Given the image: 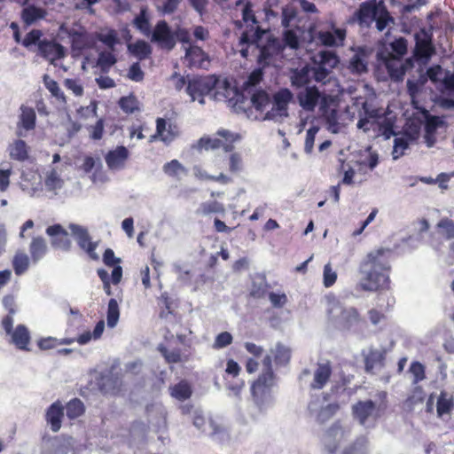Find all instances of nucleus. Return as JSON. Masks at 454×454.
Listing matches in <instances>:
<instances>
[{"mask_svg": "<svg viewBox=\"0 0 454 454\" xmlns=\"http://www.w3.org/2000/svg\"><path fill=\"white\" fill-rule=\"evenodd\" d=\"M239 46L243 58L255 59L262 67L270 65L283 50L282 43L259 26L253 34L244 31L239 38Z\"/></svg>", "mask_w": 454, "mask_h": 454, "instance_id": "1", "label": "nucleus"}, {"mask_svg": "<svg viewBox=\"0 0 454 454\" xmlns=\"http://www.w3.org/2000/svg\"><path fill=\"white\" fill-rule=\"evenodd\" d=\"M294 100L293 92L283 88L270 96L265 90H255L251 103L255 110L264 113L263 120L283 122L289 117V105Z\"/></svg>", "mask_w": 454, "mask_h": 454, "instance_id": "2", "label": "nucleus"}, {"mask_svg": "<svg viewBox=\"0 0 454 454\" xmlns=\"http://www.w3.org/2000/svg\"><path fill=\"white\" fill-rule=\"evenodd\" d=\"M389 250L379 249L368 254L360 266V286L365 291H376L388 285Z\"/></svg>", "mask_w": 454, "mask_h": 454, "instance_id": "3", "label": "nucleus"}, {"mask_svg": "<svg viewBox=\"0 0 454 454\" xmlns=\"http://www.w3.org/2000/svg\"><path fill=\"white\" fill-rule=\"evenodd\" d=\"M263 372L258 379L252 384L251 393L253 401L261 412H266L271 409L275 403V398L272 393V387L276 384L275 375L271 368V356L270 355L263 358Z\"/></svg>", "mask_w": 454, "mask_h": 454, "instance_id": "4", "label": "nucleus"}, {"mask_svg": "<svg viewBox=\"0 0 454 454\" xmlns=\"http://www.w3.org/2000/svg\"><path fill=\"white\" fill-rule=\"evenodd\" d=\"M359 116L360 119L356 124L359 129H363L364 132L378 129L386 139H389L395 135L393 130L395 120L388 116L387 111L374 108L367 101H364Z\"/></svg>", "mask_w": 454, "mask_h": 454, "instance_id": "5", "label": "nucleus"}, {"mask_svg": "<svg viewBox=\"0 0 454 454\" xmlns=\"http://www.w3.org/2000/svg\"><path fill=\"white\" fill-rule=\"evenodd\" d=\"M21 44L51 64H54L56 60L64 59L66 56L65 48L54 40L44 38L43 33L40 29H32L28 32L21 41Z\"/></svg>", "mask_w": 454, "mask_h": 454, "instance_id": "6", "label": "nucleus"}, {"mask_svg": "<svg viewBox=\"0 0 454 454\" xmlns=\"http://www.w3.org/2000/svg\"><path fill=\"white\" fill-rule=\"evenodd\" d=\"M387 394L380 392L379 397L380 402L372 400L359 401L352 405V415L358 423L367 427L370 422L373 424L384 413L387 409L385 401Z\"/></svg>", "mask_w": 454, "mask_h": 454, "instance_id": "7", "label": "nucleus"}, {"mask_svg": "<svg viewBox=\"0 0 454 454\" xmlns=\"http://www.w3.org/2000/svg\"><path fill=\"white\" fill-rule=\"evenodd\" d=\"M211 98L219 102H225L236 113L245 112L244 96L235 87L231 86L226 79L215 77Z\"/></svg>", "mask_w": 454, "mask_h": 454, "instance_id": "8", "label": "nucleus"}, {"mask_svg": "<svg viewBox=\"0 0 454 454\" xmlns=\"http://www.w3.org/2000/svg\"><path fill=\"white\" fill-rule=\"evenodd\" d=\"M319 112L328 131L338 134L344 128L342 114L338 110L336 101L333 96H325L322 98Z\"/></svg>", "mask_w": 454, "mask_h": 454, "instance_id": "9", "label": "nucleus"}, {"mask_svg": "<svg viewBox=\"0 0 454 454\" xmlns=\"http://www.w3.org/2000/svg\"><path fill=\"white\" fill-rule=\"evenodd\" d=\"M214 85H215V76H187L186 93L191 97L192 101H196L200 105L205 104V96L211 97Z\"/></svg>", "mask_w": 454, "mask_h": 454, "instance_id": "10", "label": "nucleus"}, {"mask_svg": "<svg viewBox=\"0 0 454 454\" xmlns=\"http://www.w3.org/2000/svg\"><path fill=\"white\" fill-rule=\"evenodd\" d=\"M314 67L310 68L316 82L326 83L332 70L339 63L338 57L331 51H322L313 57Z\"/></svg>", "mask_w": 454, "mask_h": 454, "instance_id": "11", "label": "nucleus"}, {"mask_svg": "<svg viewBox=\"0 0 454 454\" xmlns=\"http://www.w3.org/2000/svg\"><path fill=\"white\" fill-rule=\"evenodd\" d=\"M329 318L343 328H349L360 321V315L353 307H343L338 301L330 302L327 309Z\"/></svg>", "mask_w": 454, "mask_h": 454, "instance_id": "12", "label": "nucleus"}, {"mask_svg": "<svg viewBox=\"0 0 454 454\" xmlns=\"http://www.w3.org/2000/svg\"><path fill=\"white\" fill-rule=\"evenodd\" d=\"M239 136L231 133L227 129H220L215 137H204L198 141L199 149H219L223 148L225 152H231L233 148L232 144L239 140Z\"/></svg>", "mask_w": 454, "mask_h": 454, "instance_id": "13", "label": "nucleus"}, {"mask_svg": "<svg viewBox=\"0 0 454 454\" xmlns=\"http://www.w3.org/2000/svg\"><path fill=\"white\" fill-rule=\"evenodd\" d=\"M352 432V424L348 420H336L325 432V442L331 450L346 442Z\"/></svg>", "mask_w": 454, "mask_h": 454, "instance_id": "14", "label": "nucleus"}, {"mask_svg": "<svg viewBox=\"0 0 454 454\" xmlns=\"http://www.w3.org/2000/svg\"><path fill=\"white\" fill-rule=\"evenodd\" d=\"M391 52L379 51L378 57L381 59L387 69V72L394 81H402L404 74L413 67V60L407 59L405 61H402L401 59L389 58Z\"/></svg>", "mask_w": 454, "mask_h": 454, "instance_id": "15", "label": "nucleus"}, {"mask_svg": "<svg viewBox=\"0 0 454 454\" xmlns=\"http://www.w3.org/2000/svg\"><path fill=\"white\" fill-rule=\"evenodd\" d=\"M327 94L321 93L316 86H307L296 94L299 106L306 112H314L317 106L322 105V98Z\"/></svg>", "mask_w": 454, "mask_h": 454, "instance_id": "16", "label": "nucleus"}, {"mask_svg": "<svg viewBox=\"0 0 454 454\" xmlns=\"http://www.w3.org/2000/svg\"><path fill=\"white\" fill-rule=\"evenodd\" d=\"M383 4V0H371L364 3L355 12L353 20L361 27H368L375 20L380 12V6Z\"/></svg>", "mask_w": 454, "mask_h": 454, "instance_id": "17", "label": "nucleus"}, {"mask_svg": "<svg viewBox=\"0 0 454 454\" xmlns=\"http://www.w3.org/2000/svg\"><path fill=\"white\" fill-rule=\"evenodd\" d=\"M151 41L168 51L172 50L176 45L174 35L165 20L157 23L153 33H151Z\"/></svg>", "mask_w": 454, "mask_h": 454, "instance_id": "18", "label": "nucleus"}, {"mask_svg": "<svg viewBox=\"0 0 454 454\" xmlns=\"http://www.w3.org/2000/svg\"><path fill=\"white\" fill-rule=\"evenodd\" d=\"M69 230L79 247L84 250L91 259L98 260V255L95 252L98 243L90 241L87 230L82 226L74 223L69 225Z\"/></svg>", "mask_w": 454, "mask_h": 454, "instance_id": "19", "label": "nucleus"}, {"mask_svg": "<svg viewBox=\"0 0 454 454\" xmlns=\"http://www.w3.org/2000/svg\"><path fill=\"white\" fill-rule=\"evenodd\" d=\"M340 409V405L336 403L320 405V400H313L309 404V411L316 420L324 424L333 418Z\"/></svg>", "mask_w": 454, "mask_h": 454, "instance_id": "20", "label": "nucleus"}, {"mask_svg": "<svg viewBox=\"0 0 454 454\" xmlns=\"http://www.w3.org/2000/svg\"><path fill=\"white\" fill-rule=\"evenodd\" d=\"M193 425L205 434L210 436H216L225 432L224 426L213 419H209L207 426V421L200 411H195L193 413Z\"/></svg>", "mask_w": 454, "mask_h": 454, "instance_id": "21", "label": "nucleus"}, {"mask_svg": "<svg viewBox=\"0 0 454 454\" xmlns=\"http://www.w3.org/2000/svg\"><path fill=\"white\" fill-rule=\"evenodd\" d=\"M46 233L51 238V246L57 249L68 251L71 247V240L68 232L59 224L49 226Z\"/></svg>", "mask_w": 454, "mask_h": 454, "instance_id": "22", "label": "nucleus"}, {"mask_svg": "<svg viewBox=\"0 0 454 454\" xmlns=\"http://www.w3.org/2000/svg\"><path fill=\"white\" fill-rule=\"evenodd\" d=\"M21 189L30 196H35L43 190L41 176L32 170L23 172L20 181Z\"/></svg>", "mask_w": 454, "mask_h": 454, "instance_id": "23", "label": "nucleus"}, {"mask_svg": "<svg viewBox=\"0 0 454 454\" xmlns=\"http://www.w3.org/2000/svg\"><path fill=\"white\" fill-rule=\"evenodd\" d=\"M36 114L33 108L22 106L20 107V120L18 122L17 136L22 137L26 136L25 131L32 130L35 127Z\"/></svg>", "mask_w": 454, "mask_h": 454, "instance_id": "24", "label": "nucleus"}, {"mask_svg": "<svg viewBox=\"0 0 454 454\" xmlns=\"http://www.w3.org/2000/svg\"><path fill=\"white\" fill-rule=\"evenodd\" d=\"M48 15L46 9L28 4L21 10L20 18L25 26L30 27L44 20Z\"/></svg>", "mask_w": 454, "mask_h": 454, "instance_id": "25", "label": "nucleus"}, {"mask_svg": "<svg viewBox=\"0 0 454 454\" xmlns=\"http://www.w3.org/2000/svg\"><path fill=\"white\" fill-rule=\"evenodd\" d=\"M129 158V151L124 146H118L106 155V162L112 170L122 169Z\"/></svg>", "mask_w": 454, "mask_h": 454, "instance_id": "26", "label": "nucleus"}, {"mask_svg": "<svg viewBox=\"0 0 454 454\" xmlns=\"http://www.w3.org/2000/svg\"><path fill=\"white\" fill-rule=\"evenodd\" d=\"M184 62L191 67L206 68L208 66L207 55L198 46L186 49Z\"/></svg>", "mask_w": 454, "mask_h": 454, "instance_id": "27", "label": "nucleus"}, {"mask_svg": "<svg viewBox=\"0 0 454 454\" xmlns=\"http://www.w3.org/2000/svg\"><path fill=\"white\" fill-rule=\"evenodd\" d=\"M425 76L434 82L442 80L446 89L454 92V74L444 73L440 66L428 68Z\"/></svg>", "mask_w": 454, "mask_h": 454, "instance_id": "28", "label": "nucleus"}, {"mask_svg": "<svg viewBox=\"0 0 454 454\" xmlns=\"http://www.w3.org/2000/svg\"><path fill=\"white\" fill-rule=\"evenodd\" d=\"M331 374L332 369L329 364H318L309 383L310 388L322 389L328 382Z\"/></svg>", "mask_w": 454, "mask_h": 454, "instance_id": "29", "label": "nucleus"}, {"mask_svg": "<svg viewBox=\"0 0 454 454\" xmlns=\"http://www.w3.org/2000/svg\"><path fill=\"white\" fill-rule=\"evenodd\" d=\"M434 53V48L432 45L430 39L427 38H419V35H416V46L414 50V55L421 62V64L425 65L427 63L429 59Z\"/></svg>", "mask_w": 454, "mask_h": 454, "instance_id": "30", "label": "nucleus"}, {"mask_svg": "<svg viewBox=\"0 0 454 454\" xmlns=\"http://www.w3.org/2000/svg\"><path fill=\"white\" fill-rule=\"evenodd\" d=\"M178 131L176 126L168 123L164 119L158 118L156 121V135L153 137H159L161 141L169 143L175 139Z\"/></svg>", "mask_w": 454, "mask_h": 454, "instance_id": "31", "label": "nucleus"}, {"mask_svg": "<svg viewBox=\"0 0 454 454\" xmlns=\"http://www.w3.org/2000/svg\"><path fill=\"white\" fill-rule=\"evenodd\" d=\"M64 407L60 402L53 403L47 410L46 420L53 432H58L61 427V418L64 415Z\"/></svg>", "mask_w": 454, "mask_h": 454, "instance_id": "32", "label": "nucleus"}, {"mask_svg": "<svg viewBox=\"0 0 454 454\" xmlns=\"http://www.w3.org/2000/svg\"><path fill=\"white\" fill-rule=\"evenodd\" d=\"M12 342L20 349L28 350L27 345L30 342V333L24 325H19L10 334Z\"/></svg>", "mask_w": 454, "mask_h": 454, "instance_id": "33", "label": "nucleus"}, {"mask_svg": "<svg viewBox=\"0 0 454 454\" xmlns=\"http://www.w3.org/2000/svg\"><path fill=\"white\" fill-rule=\"evenodd\" d=\"M346 35L343 29L336 28L333 32L321 31L318 33L317 38L325 46H339L342 44Z\"/></svg>", "mask_w": 454, "mask_h": 454, "instance_id": "34", "label": "nucleus"}, {"mask_svg": "<svg viewBox=\"0 0 454 454\" xmlns=\"http://www.w3.org/2000/svg\"><path fill=\"white\" fill-rule=\"evenodd\" d=\"M311 70L309 67H303L300 69H295L290 75V82L293 87L296 89H303L309 86L310 82Z\"/></svg>", "mask_w": 454, "mask_h": 454, "instance_id": "35", "label": "nucleus"}, {"mask_svg": "<svg viewBox=\"0 0 454 454\" xmlns=\"http://www.w3.org/2000/svg\"><path fill=\"white\" fill-rule=\"evenodd\" d=\"M368 54L365 50H359L349 60L348 69L356 74L367 71Z\"/></svg>", "mask_w": 454, "mask_h": 454, "instance_id": "36", "label": "nucleus"}, {"mask_svg": "<svg viewBox=\"0 0 454 454\" xmlns=\"http://www.w3.org/2000/svg\"><path fill=\"white\" fill-rule=\"evenodd\" d=\"M114 51L104 50L98 51V57L97 61L92 64V67H98L103 73L109 72L110 68L117 62L114 55Z\"/></svg>", "mask_w": 454, "mask_h": 454, "instance_id": "37", "label": "nucleus"}, {"mask_svg": "<svg viewBox=\"0 0 454 454\" xmlns=\"http://www.w3.org/2000/svg\"><path fill=\"white\" fill-rule=\"evenodd\" d=\"M374 21L376 22L377 30L380 32L386 31V35L389 34L390 29L395 25L394 19L390 16L384 4L380 6V12Z\"/></svg>", "mask_w": 454, "mask_h": 454, "instance_id": "38", "label": "nucleus"}, {"mask_svg": "<svg viewBox=\"0 0 454 454\" xmlns=\"http://www.w3.org/2000/svg\"><path fill=\"white\" fill-rule=\"evenodd\" d=\"M8 150L12 160L24 161L28 159V146L21 139H17L10 144Z\"/></svg>", "mask_w": 454, "mask_h": 454, "instance_id": "39", "label": "nucleus"}, {"mask_svg": "<svg viewBox=\"0 0 454 454\" xmlns=\"http://www.w3.org/2000/svg\"><path fill=\"white\" fill-rule=\"evenodd\" d=\"M60 170L56 168H51L44 173V185L48 191L61 189L64 180L60 176Z\"/></svg>", "mask_w": 454, "mask_h": 454, "instance_id": "40", "label": "nucleus"}, {"mask_svg": "<svg viewBox=\"0 0 454 454\" xmlns=\"http://www.w3.org/2000/svg\"><path fill=\"white\" fill-rule=\"evenodd\" d=\"M192 171L194 176L202 181H215L221 183L223 184H226L231 182V179L225 174L220 173L217 176L209 175L205 169H203L199 165L193 166Z\"/></svg>", "mask_w": 454, "mask_h": 454, "instance_id": "41", "label": "nucleus"}, {"mask_svg": "<svg viewBox=\"0 0 454 454\" xmlns=\"http://www.w3.org/2000/svg\"><path fill=\"white\" fill-rule=\"evenodd\" d=\"M47 244L41 237H35L32 239L29 246V252L34 262L40 261L47 253Z\"/></svg>", "mask_w": 454, "mask_h": 454, "instance_id": "42", "label": "nucleus"}, {"mask_svg": "<svg viewBox=\"0 0 454 454\" xmlns=\"http://www.w3.org/2000/svg\"><path fill=\"white\" fill-rule=\"evenodd\" d=\"M129 51L139 60L147 59L152 53V48L148 43L139 40L128 44Z\"/></svg>", "mask_w": 454, "mask_h": 454, "instance_id": "43", "label": "nucleus"}, {"mask_svg": "<svg viewBox=\"0 0 454 454\" xmlns=\"http://www.w3.org/2000/svg\"><path fill=\"white\" fill-rule=\"evenodd\" d=\"M163 172L176 179H180L182 176L187 175V168L177 160H172L165 163L162 167Z\"/></svg>", "mask_w": 454, "mask_h": 454, "instance_id": "44", "label": "nucleus"}, {"mask_svg": "<svg viewBox=\"0 0 454 454\" xmlns=\"http://www.w3.org/2000/svg\"><path fill=\"white\" fill-rule=\"evenodd\" d=\"M388 51L391 52L389 58H396L401 59L407 51V41L400 37L394 42L390 43L388 47L380 50V51Z\"/></svg>", "mask_w": 454, "mask_h": 454, "instance_id": "45", "label": "nucleus"}, {"mask_svg": "<svg viewBox=\"0 0 454 454\" xmlns=\"http://www.w3.org/2000/svg\"><path fill=\"white\" fill-rule=\"evenodd\" d=\"M453 408L452 395L447 392H442L437 399V414L442 417L449 414Z\"/></svg>", "mask_w": 454, "mask_h": 454, "instance_id": "46", "label": "nucleus"}, {"mask_svg": "<svg viewBox=\"0 0 454 454\" xmlns=\"http://www.w3.org/2000/svg\"><path fill=\"white\" fill-rule=\"evenodd\" d=\"M170 394L173 397L179 401L188 399L192 395V388L187 381L182 380L170 387Z\"/></svg>", "mask_w": 454, "mask_h": 454, "instance_id": "47", "label": "nucleus"}, {"mask_svg": "<svg viewBox=\"0 0 454 454\" xmlns=\"http://www.w3.org/2000/svg\"><path fill=\"white\" fill-rule=\"evenodd\" d=\"M12 267L16 275L24 274L29 267V257L23 252H17L12 259Z\"/></svg>", "mask_w": 454, "mask_h": 454, "instance_id": "48", "label": "nucleus"}, {"mask_svg": "<svg viewBox=\"0 0 454 454\" xmlns=\"http://www.w3.org/2000/svg\"><path fill=\"white\" fill-rule=\"evenodd\" d=\"M97 39L111 51H115V45L119 43L117 33L113 29L99 32L97 35Z\"/></svg>", "mask_w": 454, "mask_h": 454, "instance_id": "49", "label": "nucleus"}, {"mask_svg": "<svg viewBox=\"0 0 454 454\" xmlns=\"http://www.w3.org/2000/svg\"><path fill=\"white\" fill-rule=\"evenodd\" d=\"M270 354L274 356L275 362L278 364L285 365L289 362L290 349L280 343L270 349Z\"/></svg>", "mask_w": 454, "mask_h": 454, "instance_id": "50", "label": "nucleus"}, {"mask_svg": "<svg viewBox=\"0 0 454 454\" xmlns=\"http://www.w3.org/2000/svg\"><path fill=\"white\" fill-rule=\"evenodd\" d=\"M119 106L126 114H133L136 111H140V102L134 95L122 97L119 100Z\"/></svg>", "mask_w": 454, "mask_h": 454, "instance_id": "51", "label": "nucleus"}, {"mask_svg": "<svg viewBox=\"0 0 454 454\" xmlns=\"http://www.w3.org/2000/svg\"><path fill=\"white\" fill-rule=\"evenodd\" d=\"M120 317V309L115 299H111L108 302L106 321L107 326L114 328L116 326Z\"/></svg>", "mask_w": 454, "mask_h": 454, "instance_id": "52", "label": "nucleus"}, {"mask_svg": "<svg viewBox=\"0 0 454 454\" xmlns=\"http://www.w3.org/2000/svg\"><path fill=\"white\" fill-rule=\"evenodd\" d=\"M66 411H67V416L70 419H76V418L80 417L81 415H82L84 412L83 403L77 398L72 399L71 401H69L67 403Z\"/></svg>", "mask_w": 454, "mask_h": 454, "instance_id": "53", "label": "nucleus"}, {"mask_svg": "<svg viewBox=\"0 0 454 454\" xmlns=\"http://www.w3.org/2000/svg\"><path fill=\"white\" fill-rule=\"evenodd\" d=\"M43 83L46 89L51 93V95L57 99L66 103V97L64 92L59 88L58 82L51 79L49 75L44 74Z\"/></svg>", "mask_w": 454, "mask_h": 454, "instance_id": "54", "label": "nucleus"}, {"mask_svg": "<svg viewBox=\"0 0 454 454\" xmlns=\"http://www.w3.org/2000/svg\"><path fill=\"white\" fill-rule=\"evenodd\" d=\"M133 23L143 35L146 36L151 35L150 22L146 16L145 9L141 10L140 14L134 19Z\"/></svg>", "mask_w": 454, "mask_h": 454, "instance_id": "55", "label": "nucleus"}, {"mask_svg": "<svg viewBox=\"0 0 454 454\" xmlns=\"http://www.w3.org/2000/svg\"><path fill=\"white\" fill-rule=\"evenodd\" d=\"M242 20L246 23L251 22V28L247 29L246 31L253 34L257 27V20L252 9V4L249 1H247L245 6L242 10Z\"/></svg>", "mask_w": 454, "mask_h": 454, "instance_id": "56", "label": "nucleus"}, {"mask_svg": "<svg viewBox=\"0 0 454 454\" xmlns=\"http://www.w3.org/2000/svg\"><path fill=\"white\" fill-rule=\"evenodd\" d=\"M439 120L435 117L428 120L426 125L425 142L428 147H432L435 143L434 132L438 126Z\"/></svg>", "mask_w": 454, "mask_h": 454, "instance_id": "57", "label": "nucleus"}, {"mask_svg": "<svg viewBox=\"0 0 454 454\" xmlns=\"http://www.w3.org/2000/svg\"><path fill=\"white\" fill-rule=\"evenodd\" d=\"M12 175V167L7 162L0 164V192H5L10 184V176Z\"/></svg>", "mask_w": 454, "mask_h": 454, "instance_id": "58", "label": "nucleus"}, {"mask_svg": "<svg viewBox=\"0 0 454 454\" xmlns=\"http://www.w3.org/2000/svg\"><path fill=\"white\" fill-rule=\"evenodd\" d=\"M409 147V141L406 137H395L394 140V146L392 151V156L394 160L399 159L403 156L405 151Z\"/></svg>", "mask_w": 454, "mask_h": 454, "instance_id": "59", "label": "nucleus"}, {"mask_svg": "<svg viewBox=\"0 0 454 454\" xmlns=\"http://www.w3.org/2000/svg\"><path fill=\"white\" fill-rule=\"evenodd\" d=\"M437 228L440 234L446 239H454V221L449 218H442L438 223Z\"/></svg>", "mask_w": 454, "mask_h": 454, "instance_id": "60", "label": "nucleus"}, {"mask_svg": "<svg viewBox=\"0 0 454 454\" xmlns=\"http://www.w3.org/2000/svg\"><path fill=\"white\" fill-rule=\"evenodd\" d=\"M368 443V439L365 435H361L356 438L353 445L345 450L343 454H364Z\"/></svg>", "mask_w": 454, "mask_h": 454, "instance_id": "61", "label": "nucleus"}, {"mask_svg": "<svg viewBox=\"0 0 454 454\" xmlns=\"http://www.w3.org/2000/svg\"><path fill=\"white\" fill-rule=\"evenodd\" d=\"M79 168L86 174H92L96 169L101 168V160L90 156H86Z\"/></svg>", "mask_w": 454, "mask_h": 454, "instance_id": "62", "label": "nucleus"}, {"mask_svg": "<svg viewBox=\"0 0 454 454\" xmlns=\"http://www.w3.org/2000/svg\"><path fill=\"white\" fill-rule=\"evenodd\" d=\"M382 356L378 351H372L365 359V369L369 372H372L376 367H380Z\"/></svg>", "mask_w": 454, "mask_h": 454, "instance_id": "63", "label": "nucleus"}, {"mask_svg": "<svg viewBox=\"0 0 454 454\" xmlns=\"http://www.w3.org/2000/svg\"><path fill=\"white\" fill-rule=\"evenodd\" d=\"M283 49L289 47L293 50H297L300 45V41L297 35L293 30H286L283 35Z\"/></svg>", "mask_w": 454, "mask_h": 454, "instance_id": "64", "label": "nucleus"}]
</instances>
